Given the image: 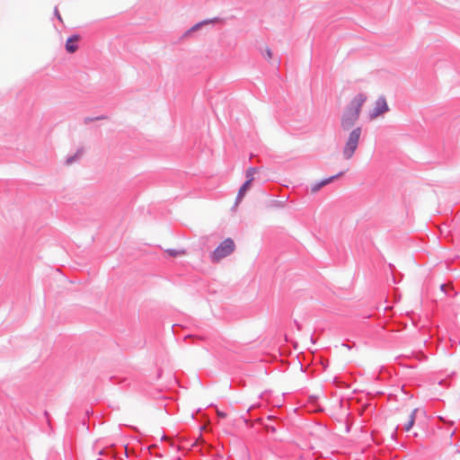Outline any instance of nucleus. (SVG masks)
<instances>
[{"instance_id":"6","label":"nucleus","mask_w":460,"mask_h":460,"mask_svg":"<svg viewBox=\"0 0 460 460\" xmlns=\"http://www.w3.org/2000/svg\"><path fill=\"white\" fill-rule=\"evenodd\" d=\"M343 174L342 172H339L338 174L336 175H333V176H331L329 178H326V179H323L314 184H313L311 186V191L313 193H316L317 191H319L323 187L326 186L327 184L332 182L335 179L339 178L340 176H341Z\"/></svg>"},{"instance_id":"19","label":"nucleus","mask_w":460,"mask_h":460,"mask_svg":"<svg viewBox=\"0 0 460 460\" xmlns=\"http://www.w3.org/2000/svg\"><path fill=\"white\" fill-rule=\"evenodd\" d=\"M54 15H55V16H56V17L60 21V22H62V18H61V16H60V13H59L58 9V7H57V6L54 8Z\"/></svg>"},{"instance_id":"18","label":"nucleus","mask_w":460,"mask_h":460,"mask_svg":"<svg viewBox=\"0 0 460 460\" xmlns=\"http://www.w3.org/2000/svg\"><path fill=\"white\" fill-rule=\"evenodd\" d=\"M49 458H58L59 460H61V458H62V456H61V454H60V453H58V452H55V453H54L53 451H51V452L49 453Z\"/></svg>"},{"instance_id":"5","label":"nucleus","mask_w":460,"mask_h":460,"mask_svg":"<svg viewBox=\"0 0 460 460\" xmlns=\"http://www.w3.org/2000/svg\"><path fill=\"white\" fill-rule=\"evenodd\" d=\"M389 111V107L386 102V99L384 95L379 96L376 102L373 110L369 112V118L374 119L383 114L386 113Z\"/></svg>"},{"instance_id":"3","label":"nucleus","mask_w":460,"mask_h":460,"mask_svg":"<svg viewBox=\"0 0 460 460\" xmlns=\"http://www.w3.org/2000/svg\"><path fill=\"white\" fill-rule=\"evenodd\" d=\"M361 134V127H357L350 131L342 150V155L344 159L349 160L354 155L358 148Z\"/></svg>"},{"instance_id":"17","label":"nucleus","mask_w":460,"mask_h":460,"mask_svg":"<svg viewBox=\"0 0 460 460\" xmlns=\"http://www.w3.org/2000/svg\"><path fill=\"white\" fill-rule=\"evenodd\" d=\"M451 450L454 453L453 457L455 458V460H460V451H458V449L454 446L451 447Z\"/></svg>"},{"instance_id":"13","label":"nucleus","mask_w":460,"mask_h":460,"mask_svg":"<svg viewBox=\"0 0 460 460\" xmlns=\"http://www.w3.org/2000/svg\"><path fill=\"white\" fill-rule=\"evenodd\" d=\"M155 446H148L146 447V452L148 451L150 456H154L156 457H163L164 455L161 452H154V449L155 448Z\"/></svg>"},{"instance_id":"22","label":"nucleus","mask_w":460,"mask_h":460,"mask_svg":"<svg viewBox=\"0 0 460 460\" xmlns=\"http://www.w3.org/2000/svg\"><path fill=\"white\" fill-rule=\"evenodd\" d=\"M295 324H296V328H297L298 330H301V325H300V323H297L296 321H295Z\"/></svg>"},{"instance_id":"12","label":"nucleus","mask_w":460,"mask_h":460,"mask_svg":"<svg viewBox=\"0 0 460 460\" xmlns=\"http://www.w3.org/2000/svg\"><path fill=\"white\" fill-rule=\"evenodd\" d=\"M166 253L171 257H177L180 255H184L186 252L185 250L168 249L166 250Z\"/></svg>"},{"instance_id":"14","label":"nucleus","mask_w":460,"mask_h":460,"mask_svg":"<svg viewBox=\"0 0 460 460\" xmlns=\"http://www.w3.org/2000/svg\"><path fill=\"white\" fill-rule=\"evenodd\" d=\"M256 168L255 167H249L245 172V177H246V180H250L251 179V182L253 181V175L254 173L256 172Z\"/></svg>"},{"instance_id":"20","label":"nucleus","mask_w":460,"mask_h":460,"mask_svg":"<svg viewBox=\"0 0 460 460\" xmlns=\"http://www.w3.org/2000/svg\"><path fill=\"white\" fill-rule=\"evenodd\" d=\"M265 57L267 58H269V59L272 58V52H271V50L270 49H266V50H265Z\"/></svg>"},{"instance_id":"8","label":"nucleus","mask_w":460,"mask_h":460,"mask_svg":"<svg viewBox=\"0 0 460 460\" xmlns=\"http://www.w3.org/2000/svg\"><path fill=\"white\" fill-rule=\"evenodd\" d=\"M250 186H251V179L246 180L244 181V183L240 187L236 199H235V206H237L242 201V199L245 196L247 190H249Z\"/></svg>"},{"instance_id":"24","label":"nucleus","mask_w":460,"mask_h":460,"mask_svg":"<svg viewBox=\"0 0 460 460\" xmlns=\"http://www.w3.org/2000/svg\"><path fill=\"white\" fill-rule=\"evenodd\" d=\"M174 460H181L180 456H177Z\"/></svg>"},{"instance_id":"7","label":"nucleus","mask_w":460,"mask_h":460,"mask_svg":"<svg viewBox=\"0 0 460 460\" xmlns=\"http://www.w3.org/2000/svg\"><path fill=\"white\" fill-rule=\"evenodd\" d=\"M80 39V36L78 34H73L70 37L67 38L66 41V50L73 54L78 49V45L76 44V41Z\"/></svg>"},{"instance_id":"10","label":"nucleus","mask_w":460,"mask_h":460,"mask_svg":"<svg viewBox=\"0 0 460 460\" xmlns=\"http://www.w3.org/2000/svg\"><path fill=\"white\" fill-rule=\"evenodd\" d=\"M84 153V148L81 147L77 149L76 153L74 155L67 156L66 159V164H72L75 161H76Z\"/></svg>"},{"instance_id":"1","label":"nucleus","mask_w":460,"mask_h":460,"mask_svg":"<svg viewBox=\"0 0 460 460\" xmlns=\"http://www.w3.org/2000/svg\"><path fill=\"white\" fill-rule=\"evenodd\" d=\"M367 99V96L365 93H359L346 106L341 119V127L343 130L350 129L358 120Z\"/></svg>"},{"instance_id":"16","label":"nucleus","mask_w":460,"mask_h":460,"mask_svg":"<svg viewBox=\"0 0 460 460\" xmlns=\"http://www.w3.org/2000/svg\"><path fill=\"white\" fill-rule=\"evenodd\" d=\"M208 22H210V21H203L201 22H199L197 24H195L194 26H192L187 32L186 34H190L191 33L192 31H195L197 30H199L203 24H208Z\"/></svg>"},{"instance_id":"21","label":"nucleus","mask_w":460,"mask_h":460,"mask_svg":"<svg viewBox=\"0 0 460 460\" xmlns=\"http://www.w3.org/2000/svg\"><path fill=\"white\" fill-rule=\"evenodd\" d=\"M217 414H218V416H219V417H221V418H225V417L226 416V413H224V412H220V411H218V412H217Z\"/></svg>"},{"instance_id":"9","label":"nucleus","mask_w":460,"mask_h":460,"mask_svg":"<svg viewBox=\"0 0 460 460\" xmlns=\"http://www.w3.org/2000/svg\"><path fill=\"white\" fill-rule=\"evenodd\" d=\"M417 411H418L417 409H414L411 412V414L409 416V420L404 424V427H403L405 431H409L414 425Z\"/></svg>"},{"instance_id":"4","label":"nucleus","mask_w":460,"mask_h":460,"mask_svg":"<svg viewBox=\"0 0 460 460\" xmlns=\"http://www.w3.org/2000/svg\"><path fill=\"white\" fill-rule=\"evenodd\" d=\"M235 250V243L232 238H226L210 254L212 262H219L231 255Z\"/></svg>"},{"instance_id":"15","label":"nucleus","mask_w":460,"mask_h":460,"mask_svg":"<svg viewBox=\"0 0 460 460\" xmlns=\"http://www.w3.org/2000/svg\"><path fill=\"white\" fill-rule=\"evenodd\" d=\"M286 201L287 200H276V199H273L270 201V207H273V208H284L285 204H286Z\"/></svg>"},{"instance_id":"2","label":"nucleus","mask_w":460,"mask_h":460,"mask_svg":"<svg viewBox=\"0 0 460 460\" xmlns=\"http://www.w3.org/2000/svg\"><path fill=\"white\" fill-rule=\"evenodd\" d=\"M93 452L98 456L111 457V460H124L131 456V452L135 454V448L129 445H110L108 447H101L96 445L93 448Z\"/></svg>"},{"instance_id":"23","label":"nucleus","mask_w":460,"mask_h":460,"mask_svg":"<svg viewBox=\"0 0 460 460\" xmlns=\"http://www.w3.org/2000/svg\"><path fill=\"white\" fill-rule=\"evenodd\" d=\"M440 288H441V290H445V288H446V285H444V284H443V285H441V286H440Z\"/></svg>"},{"instance_id":"11","label":"nucleus","mask_w":460,"mask_h":460,"mask_svg":"<svg viewBox=\"0 0 460 460\" xmlns=\"http://www.w3.org/2000/svg\"><path fill=\"white\" fill-rule=\"evenodd\" d=\"M108 119V117L106 115H100V116H96V117H85L84 119V123L87 125L91 122L97 121V120H102V119Z\"/></svg>"}]
</instances>
